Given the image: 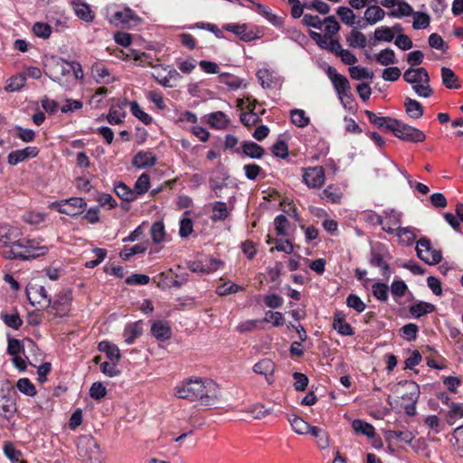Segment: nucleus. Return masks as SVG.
Returning <instances> with one entry per match:
<instances>
[{"label":"nucleus","instance_id":"1","mask_svg":"<svg viewBox=\"0 0 463 463\" xmlns=\"http://www.w3.org/2000/svg\"><path fill=\"white\" fill-rule=\"evenodd\" d=\"M20 235L18 232L14 240L2 247L0 253L5 259L26 261L48 253L49 247L42 244L43 240L21 238Z\"/></svg>","mask_w":463,"mask_h":463},{"label":"nucleus","instance_id":"2","mask_svg":"<svg viewBox=\"0 0 463 463\" xmlns=\"http://www.w3.org/2000/svg\"><path fill=\"white\" fill-rule=\"evenodd\" d=\"M71 304L72 290L71 288L63 289L54 296L53 300L49 299L48 312L53 318L67 317L71 312Z\"/></svg>","mask_w":463,"mask_h":463},{"label":"nucleus","instance_id":"3","mask_svg":"<svg viewBox=\"0 0 463 463\" xmlns=\"http://www.w3.org/2000/svg\"><path fill=\"white\" fill-rule=\"evenodd\" d=\"M390 128L394 137L405 142L421 143L426 138L422 130L398 119H395L393 125Z\"/></svg>","mask_w":463,"mask_h":463},{"label":"nucleus","instance_id":"4","mask_svg":"<svg viewBox=\"0 0 463 463\" xmlns=\"http://www.w3.org/2000/svg\"><path fill=\"white\" fill-rule=\"evenodd\" d=\"M87 203L81 197H71L52 202L50 203L49 208L56 210L60 213L66 214L71 217H76L85 211Z\"/></svg>","mask_w":463,"mask_h":463},{"label":"nucleus","instance_id":"5","mask_svg":"<svg viewBox=\"0 0 463 463\" xmlns=\"http://www.w3.org/2000/svg\"><path fill=\"white\" fill-rule=\"evenodd\" d=\"M175 391V395L178 398L192 402L201 400L203 399V382L201 378H196L194 381L189 379L176 386Z\"/></svg>","mask_w":463,"mask_h":463},{"label":"nucleus","instance_id":"6","mask_svg":"<svg viewBox=\"0 0 463 463\" xmlns=\"http://www.w3.org/2000/svg\"><path fill=\"white\" fill-rule=\"evenodd\" d=\"M417 256L429 265H435L441 261L440 251L431 247L430 241L427 238H421L418 241L416 246Z\"/></svg>","mask_w":463,"mask_h":463},{"label":"nucleus","instance_id":"7","mask_svg":"<svg viewBox=\"0 0 463 463\" xmlns=\"http://www.w3.org/2000/svg\"><path fill=\"white\" fill-rule=\"evenodd\" d=\"M303 182L309 188H319L326 181L325 170L322 166H313L303 169Z\"/></svg>","mask_w":463,"mask_h":463},{"label":"nucleus","instance_id":"8","mask_svg":"<svg viewBox=\"0 0 463 463\" xmlns=\"http://www.w3.org/2000/svg\"><path fill=\"white\" fill-rule=\"evenodd\" d=\"M221 389L212 379L204 380V409L216 408L221 402Z\"/></svg>","mask_w":463,"mask_h":463},{"label":"nucleus","instance_id":"9","mask_svg":"<svg viewBox=\"0 0 463 463\" xmlns=\"http://www.w3.org/2000/svg\"><path fill=\"white\" fill-rule=\"evenodd\" d=\"M403 79L408 83L415 84L413 87H430L428 71L422 67L408 69L403 74Z\"/></svg>","mask_w":463,"mask_h":463},{"label":"nucleus","instance_id":"10","mask_svg":"<svg viewBox=\"0 0 463 463\" xmlns=\"http://www.w3.org/2000/svg\"><path fill=\"white\" fill-rule=\"evenodd\" d=\"M136 19L137 15L134 11L128 7L115 10L109 15V23L117 27L128 26Z\"/></svg>","mask_w":463,"mask_h":463},{"label":"nucleus","instance_id":"11","mask_svg":"<svg viewBox=\"0 0 463 463\" xmlns=\"http://www.w3.org/2000/svg\"><path fill=\"white\" fill-rule=\"evenodd\" d=\"M39 154V148L36 146H27L23 149H17L10 152L7 156V162L11 165H16L29 158H34Z\"/></svg>","mask_w":463,"mask_h":463},{"label":"nucleus","instance_id":"12","mask_svg":"<svg viewBox=\"0 0 463 463\" xmlns=\"http://www.w3.org/2000/svg\"><path fill=\"white\" fill-rule=\"evenodd\" d=\"M150 333L157 341L165 342L172 336V329L168 321L156 320L152 323Z\"/></svg>","mask_w":463,"mask_h":463},{"label":"nucleus","instance_id":"13","mask_svg":"<svg viewBox=\"0 0 463 463\" xmlns=\"http://www.w3.org/2000/svg\"><path fill=\"white\" fill-rule=\"evenodd\" d=\"M257 78L261 87L281 86L283 79L274 71L260 69L257 72Z\"/></svg>","mask_w":463,"mask_h":463},{"label":"nucleus","instance_id":"14","mask_svg":"<svg viewBox=\"0 0 463 463\" xmlns=\"http://www.w3.org/2000/svg\"><path fill=\"white\" fill-rule=\"evenodd\" d=\"M42 76V71L39 68L30 67L24 73L12 77L6 87H24L26 79H39Z\"/></svg>","mask_w":463,"mask_h":463},{"label":"nucleus","instance_id":"15","mask_svg":"<svg viewBox=\"0 0 463 463\" xmlns=\"http://www.w3.org/2000/svg\"><path fill=\"white\" fill-rule=\"evenodd\" d=\"M157 158L151 151H139L132 159V165L139 169L152 167L156 164Z\"/></svg>","mask_w":463,"mask_h":463},{"label":"nucleus","instance_id":"16","mask_svg":"<svg viewBox=\"0 0 463 463\" xmlns=\"http://www.w3.org/2000/svg\"><path fill=\"white\" fill-rule=\"evenodd\" d=\"M143 334V322L142 320H138L134 323L127 324L123 336L125 338V343L127 345H132L135 340Z\"/></svg>","mask_w":463,"mask_h":463},{"label":"nucleus","instance_id":"17","mask_svg":"<svg viewBox=\"0 0 463 463\" xmlns=\"http://www.w3.org/2000/svg\"><path fill=\"white\" fill-rule=\"evenodd\" d=\"M91 75L98 84H109L113 80V76L109 69L102 63H95L91 67Z\"/></svg>","mask_w":463,"mask_h":463},{"label":"nucleus","instance_id":"18","mask_svg":"<svg viewBox=\"0 0 463 463\" xmlns=\"http://www.w3.org/2000/svg\"><path fill=\"white\" fill-rule=\"evenodd\" d=\"M370 264L382 269V274L387 279L390 278L391 270L389 264L384 260V254L377 250H372Z\"/></svg>","mask_w":463,"mask_h":463},{"label":"nucleus","instance_id":"19","mask_svg":"<svg viewBox=\"0 0 463 463\" xmlns=\"http://www.w3.org/2000/svg\"><path fill=\"white\" fill-rule=\"evenodd\" d=\"M128 102L125 100L121 105H112L109 109V111L106 117L107 121L110 125H118L122 123L123 118L126 117V112L124 110V107L127 106Z\"/></svg>","mask_w":463,"mask_h":463},{"label":"nucleus","instance_id":"20","mask_svg":"<svg viewBox=\"0 0 463 463\" xmlns=\"http://www.w3.org/2000/svg\"><path fill=\"white\" fill-rule=\"evenodd\" d=\"M275 370V364L270 359H262L253 366L254 373L266 377L269 383H272L271 376Z\"/></svg>","mask_w":463,"mask_h":463},{"label":"nucleus","instance_id":"21","mask_svg":"<svg viewBox=\"0 0 463 463\" xmlns=\"http://www.w3.org/2000/svg\"><path fill=\"white\" fill-rule=\"evenodd\" d=\"M333 328L342 335H353L352 326L345 321V316L342 312H336L334 316Z\"/></svg>","mask_w":463,"mask_h":463},{"label":"nucleus","instance_id":"22","mask_svg":"<svg viewBox=\"0 0 463 463\" xmlns=\"http://www.w3.org/2000/svg\"><path fill=\"white\" fill-rule=\"evenodd\" d=\"M319 196L327 203H338L343 197V193L338 186L329 184L319 194Z\"/></svg>","mask_w":463,"mask_h":463},{"label":"nucleus","instance_id":"23","mask_svg":"<svg viewBox=\"0 0 463 463\" xmlns=\"http://www.w3.org/2000/svg\"><path fill=\"white\" fill-rule=\"evenodd\" d=\"M404 108L407 116L413 119H419L423 116V107L415 99L409 97L404 99Z\"/></svg>","mask_w":463,"mask_h":463},{"label":"nucleus","instance_id":"24","mask_svg":"<svg viewBox=\"0 0 463 463\" xmlns=\"http://www.w3.org/2000/svg\"><path fill=\"white\" fill-rule=\"evenodd\" d=\"M337 91L338 98L343 107L354 113L356 111L357 104L354 98L353 93L350 91L351 89H335Z\"/></svg>","mask_w":463,"mask_h":463},{"label":"nucleus","instance_id":"25","mask_svg":"<svg viewBox=\"0 0 463 463\" xmlns=\"http://www.w3.org/2000/svg\"><path fill=\"white\" fill-rule=\"evenodd\" d=\"M207 123L211 128L223 129L230 123V119L223 112L216 111L208 115Z\"/></svg>","mask_w":463,"mask_h":463},{"label":"nucleus","instance_id":"26","mask_svg":"<svg viewBox=\"0 0 463 463\" xmlns=\"http://www.w3.org/2000/svg\"><path fill=\"white\" fill-rule=\"evenodd\" d=\"M72 5L74 12L80 19L85 22H91L93 20V12L87 4L82 3L80 0H75L73 1Z\"/></svg>","mask_w":463,"mask_h":463},{"label":"nucleus","instance_id":"27","mask_svg":"<svg viewBox=\"0 0 463 463\" xmlns=\"http://www.w3.org/2000/svg\"><path fill=\"white\" fill-rule=\"evenodd\" d=\"M114 191L121 200L127 203H130L137 199L134 193V190L128 187L123 182L116 183L114 185Z\"/></svg>","mask_w":463,"mask_h":463},{"label":"nucleus","instance_id":"28","mask_svg":"<svg viewBox=\"0 0 463 463\" xmlns=\"http://www.w3.org/2000/svg\"><path fill=\"white\" fill-rule=\"evenodd\" d=\"M308 433L317 439V444L321 449H326L329 447V435L325 430L317 426H311Z\"/></svg>","mask_w":463,"mask_h":463},{"label":"nucleus","instance_id":"29","mask_svg":"<svg viewBox=\"0 0 463 463\" xmlns=\"http://www.w3.org/2000/svg\"><path fill=\"white\" fill-rule=\"evenodd\" d=\"M385 16V12L378 5H371L364 12V20L369 24H375Z\"/></svg>","mask_w":463,"mask_h":463},{"label":"nucleus","instance_id":"30","mask_svg":"<svg viewBox=\"0 0 463 463\" xmlns=\"http://www.w3.org/2000/svg\"><path fill=\"white\" fill-rule=\"evenodd\" d=\"M242 153L255 159H260L265 155V149L254 142H244L242 144Z\"/></svg>","mask_w":463,"mask_h":463},{"label":"nucleus","instance_id":"31","mask_svg":"<svg viewBox=\"0 0 463 463\" xmlns=\"http://www.w3.org/2000/svg\"><path fill=\"white\" fill-rule=\"evenodd\" d=\"M0 318L3 320L6 326L14 330L20 329V327L23 326V319L21 318L16 308H14V313L13 314L1 312Z\"/></svg>","mask_w":463,"mask_h":463},{"label":"nucleus","instance_id":"32","mask_svg":"<svg viewBox=\"0 0 463 463\" xmlns=\"http://www.w3.org/2000/svg\"><path fill=\"white\" fill-rule=\"evenodd\" d=\"M365 114L371 123L379 128H384L389 131H391L390 126H392L395 121V118H392L390 117H379L370 110H366Z\"/></svg>","mask_w":463,"mask_h":463},{"label":"nucleus","instance_id":"33","mask_svg":"<svg viewBox=\"0 0 463 463\" xmlns=\"http://www.w3.org/2000/svg\"><path fill=\"white\" fill-rule=\"evenodd\" d=\"M4 454L12 463H26L21 460L23 453L21 450L16 449L11 441H5L4 444Z\"/></svg>","mask_w":463,"mask_h":463},{"label":"nucleus","instance_id":"34","mask_svg":"<svg viewBox=\"0 0 463 463\" xmlns=\"http://www.w3.org/2000/svg\"><path fill=\"white\" fill-rule=\"evenodd\" d=\"M346 43L353 48H364L367 44L365 35L355 29L352 30L349 35L346 36Z\"/></svg>","mask_w":463,"mask_h":463},{"label":"nucleus","instance_id":"35","mask_svg":"<svg viewBox=\"0 0 463 463\" xmlns=\"http://www.w3.org/2000/svg\"><path fill=\"white\" fill-rule=\"evenodd\" d=\"M19 230L6 223H0V242L2 247L7 245L14 236L18 233Z\"/></svg>","mask_w":463,"mask_h":463},{"label":"nucleus","instance_id":"36","mask_svg":"<svg viewBox=\"0 0 463 463\" xmlns=\"http://www.w3.org/2000/svg\"><path fill=\"white\" fill-rule=\"evenodd\" d=\"M434 310V305L423 301H420L410 307V313L416 318H419L426 314L431 313Z\"/></svg>","mask_w":463,"mask_h":463},{"label":"nucleus","instance_id":"37","mask_svg":"<svg viewBox=\"0 0 463 463\" xmlns=\"http://www.w3.org/2000/svg\"><path fill=\"white\" fill-rule=\"evenodd\" d=\"M150 187V176L146 173H143L136 181L134 185V193L137 198L145 194Z\"/></svg>","mask_w":463,"mask_h":463},{"label":"nucleus","instance_id":"38","mask_svg":"<svg viewBox=\"0 0 463 463\" xmlns=\"http://www.w3.org/2000/svg\"><path fill=\"white\" fill-rule=\"evenodd\" d=\"M352 427L355 432L361 433L368 438H373L375 435L373 426L362 420H354L352 423Z\"/></svg>","mask_w":463,"mask_h":463},{"label":"nucleus","instance_id":"39","mask_svg":"<svg viewBox=\"0 0 463 463\" xmlns=\"http://www.w3.org/2000/svg\"><path fill=\"white\" fill-rule=\"evenodd\" d=\"M211 206L213 211L211 218L213 222L223 221L228 217L229 212L225 203L215 202Z\"/></svg>","mask_w":463,"mask_h":463},{"label":"nucleus","instance_id":"40","mask_svg":"<svg viewBox=\"0 0 463 463\" xmlns=\"http://www.w3.org/2000/svg\"><path fill=\"white\" fill-rule=\"evenodd\" d=\"M288 420L296 433L305 435L310 431L311 425L305 421L303 419L293 415L292 417L288 418Z\"/></svg>","mask_w":463,"mask_h":463},{"label":"nucleus","instance_id":"41","mask_svg":"<svg viewBox=\"0 0 463 463\" xmlns=\"http://www.w3.org/2000/svg\"><path fill=\"white\" fill-rule=\"evenodd\" d=\"M291 122L298 128L307 127L310 119L303 109H294L290 110Z\"/></svg>","mask_w":463,"mask_h":463},{"label":"nucleus","instance_id":"42","mask_svg":"<svg viewBox=\"0 0 463 463\" xmlns=\"http://www.w3.org/2000/svg\"><path fill=\"white\" fill-rule=\"evenodd\" d=\"M147 249L146 243L136 244L133 247H124L120 251L119 256L124 260H128L132 256L139 253H144Z\"/></svg>","mask_w":463,"mask_h":463},{"label":"nucleus","instance_id":"43","mask_svg":"<svg viewBox=\"0 0 463 463\" xmlns=\"http://www.w3.org/2000/svg\"><path fill=\"white\" fill-rule=\"evenodd\" d=\"M130 106V111L133 116L138 118L145 125H149L152 123V117L146 113L136 101L128 102Z\"/></svg>","mask_w":463,"mask_h":463},{"label":"nucleus","instance_id":"44","mask_svg":"<svg viewBox=\"0 0 463 463\" xmlns=\"http://www.w3.org/2000/svg\"><path fill=\"white\" fill-rule=\"evenodd\" d=\"M396 5H398V9L390 11L388 13L389 16L400 18L413 14L412 7L404 0H399Z\"/></svg>","mask_w":463,"mask_h":463},{"label":"nucleus","instance_id":"45","mask_svg":"<svg viewBox=\"0 0 463 463\" xmlns=\"http://www.w3.org/2000/svg\"><path fill=\"white\" fill-rule=\"evenodd\" d=\"M16 387L24 395L33 397L36 395V388L28 378H21L17 381Z\"/></svg>","mask_w":463,"mask_h":463},{"label":"nucleus","instance_id":"46","mask_svg":"<svg viewBox=\"0 0 463 463\" xmlns=\"http://www.w3.org/2000/svg\"><path fill=\"white\" fill-rule=\"evenodd\" d=\"M441 79H442V83L445 87H452L453 84H456L455 87H460V84L457 83L458 76L449 68H447V67L441 68Z\"/></svg>","mask_w":463,"mask_h":463},{"label":"nucleus","instance_id":"47","mask_svg":"<svg viewBox=\"0 0 463 463\" xmlns=\"http://www.w3.org/2000/svg\"><path fill=\"white\" fill-rule=\"evenodd\" d=\"M150 233L154 243L162 242L165 235L164 223L162 222H154L151 227Z\"/></svg>","mask_w":463,"mask_h":463},{"label":"nucleus","instance_id":"48","mask_svg":"<svg viewBox=\"0 0 463 463\" xmlns=\"http://www.w3.org/2000/svg\"><path fill=\"white\" fill-rule=\"evenodd\" d=\"M334 87H347L348 80L344 75L339 74L333 67H328L326 71Z\"/></svg>","mask_w":463,"mask_h":463},{"label":"nucleus","instance_id":"49","mask_svg":"<svg viewBox=\"0 0 463 463\" xmlns=\"http://www.w3.org/2000/svg\"><path fill=\"white\" fill-rule=\"evenodd\" d=\"M83 108V102L78 99H66L60 110L63 114L73 113Z\"/></svg>","mask_w":463,"mask_h":463},{"label":"nucleus","instance_id":"50","mask_svg":"<svg viewBox=\"0 0 463 463\" xmlns=\"http://www.w3.org/2000/svg\"><path fill=\"white\" fill-rule=\"evenodd\" d=\"M373 295L380 301H387L389 288L385 283L376 282L372 287Z\"/></svg>","mask_w":463,"mask_h":463},{"label":"nucleus","instance_id":"51","mask_svg":"<svg viewBox=\"0 0 463 463\" xmlns=\"http://www.w3.org/2000/svg\"><path fill=\"white\" fill-rule=\"evenodd\" d=\"M33 294L34 297H39L41 299H44L49 304V299H51L50 295L48 294L47 289L45 287L41 285H34L30 289L27 290V296L31 302V304L33 306L34 303L31 300L30 295Z\"/></svg>","mask_w":463,"mask_h":463},{"label":"nucleus","instance_id":"52","mask_svg":"<svg viewBox=\"0 0 463 463\" xmlns=\"http://www.w3.org/2000/svg\"><path fill=\"white\" fill-rule=\"evenodd\" d=\"M336 14L340 16L341 21L344 24L349 26L354 25L355 14L350 8L345 6H339L336 10Z\"/></svg>","mask_w":463,"mask_h":463},{"label":"nucleus","instance_id":"53","mask_svg":"<svg viewBox=\"0 0 463 463\" xmlns=\"http://www.w3.org/2000/svg\"><path fill=\"white\" fill-rule=\"evenodd\" d=\"M96 201L99 203L98 206H99V208L108 207V209L112 210L118 206L117 201L109 194H99L96 198Z\"/></svg>","mask_w":463,"mask_h":463},{"label":"nucleus","instance_id":"54","mask_svg":"<svg viewBox=\"0 0 463 463\" xmlns=\"http://www.w3.org/2000/svg\"><path fill=\"white\" fill-rule=\"evenodd\" d=\"M405 385H407L409 392L402 393V399L416 403L420 396L419 386L413 382L406 383Z\"/></svg>","mask_w":463,"mask_h":463},{"label":"nucleus","instance_id":"55","mask_svg":"<svg viewBox=\"0 0 463 463\" xmlns=\"http://www.w3.org/2000/svg\"><path fill=\"white\" fill-rule=\"evenodd\" d=\"M430 18L429 14L421 12H416L414 14V21L412 23V27L415 30L427 28L430 25Z\"/></svg>","mask_w":463,"mask_h":463},{"label":"nucleus","instance_id":"56","mask_svg":"<svg viewBox=\"0 0 463 463\" xmlns=\"http://www.w3.org/2000/svg\"><path fill=\"white\" fill-rule=\"evenodd\" d=\"M324 24H326V34L331 38L340 31L341 26L334 15L326 17Z\"/></svg>","mask_w":463,"mask_h":463},{"label":"nucleus","instance_id":"57","mask_svg":"<svg viewBox=\"0 0 463 463\" xmlns=\"http://www.w3.org/2000/svg\"><path fill=\"white\" fill-rule=\"evenodd\" d=\"M350 76L354 80H364L373 77V73L370 72L366 68L360 66H352L349 68Z\"/></svg>","mask_w":463,"mask_h":463},{"label":"nucleus","instance_id":"58","mask_svg":"<svg viewBox=\"0 0 463 463\" xmlns=\"http://www.w3.org/2000/svg\"><path fill=\"white\" fill-rule=\"evenodd\" d=\"M376 61L382 65L392 64L395 61V53L392 49H384L376 56Z\"/></svg>","mask_w":463,"mask_h":463},{"label":"nucleus","instance_id":"59","mask_svg":"<svg viewBox=\"0 0 463 463\" xmlns=\"http://www.w3.org/2000/svg\"><path fill=\"white\" fill-rule=\"evenodd\" d=\"M107 394V389L100 382H95L92 383L90 389V396L94 400H100Z\"/></svg>","mask_w":463,"mask_h":463},{"label":"nucleus","instance_id":"60","mask_svg":"<svg viewBox=\"0 0 463 463\" xmlns=\"http://www.w3.org/2000/svg\"><path fill=\"white\" fill-rule=\"evenodd\" d=\"M374 38L377 41L392 42L394 38V33L391 28L382 26L375 30Z\"/></svg>","mask_w":463,"mask_h":463},{"label":"nucleus","instance_id":"61","mask_svg":"<svg viewBox=\"0 0 463 463\" xmlns=\"http://www.w3.org/2000/svg\"><path fill=\"white\" fill-rule=\"evenodd\" d=\"M271 152L277 157L286 158L288 156V147L287 143L279 139L271 147Z\"/></svg>","mask_w":463,"mask_h":463},{"label":"nucleus","instance_id":"62","mask_svg":"<svg viewBox=\"0 0 463 463\" xmlns=\"http://www.w3.org/2000/svg\"><path fill=\"white\" fill-rule=\"evenodd\" d=\"M346 305L347 307L354 308L358 313H362L363 311H364L366 307L365 304L362 301V299L357 295L354 294H350L346 298Z\"/></svg>","mask_w":463,"mask_h":463},{"label":"nucleus","instance_id":"63","mask_svg":"<svg viewBox=\"0 0 463 463\" xmlns=\"http://www.w3.org/2000/svg\"><path fill=\"white\" fill-rule=\"evenodd\" d=\"M34 34L38 37L47 39L50 37L52 29L48 24L37 22L33 26Z\"/></svg>","mask_w":463,"mask_h":463},{"label":"nucleus","instance_id":"64","mask_svg":"<svg viewBox=\"0 0 463 463\" xmlns=\"http://www.w3.org/2000/svg\"><path fill=\"white\" fill-rule=\"evenodd\" d=\"M448 418L449 424H454L457 419L463 418V403L452 402Z\"/></svg>","mask_w":463,"mask_h":463}]
</instances>
